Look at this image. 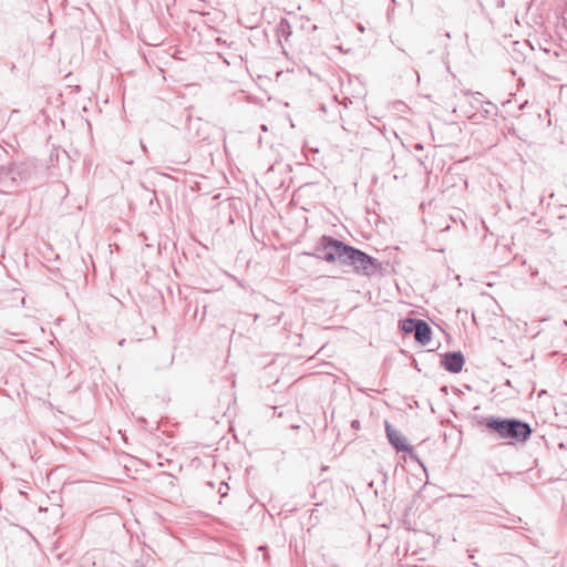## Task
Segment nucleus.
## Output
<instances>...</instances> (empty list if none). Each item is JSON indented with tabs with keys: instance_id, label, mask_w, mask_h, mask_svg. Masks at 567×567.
I'll return each instance as SVG.
<instances>
[{
	"instance_id": "nucleus-1",
	"label": "nucleus",
	"mask_w": 567,
	"mask_h": 567,
	"mask_svg": "<svg viewBox=\"0 0 567 567\" xmlns=\"http://www.w3.org/2000/svg\"><path fill=\"white\" fill-rule=\"evenodd\" d=\"M317 249L322 252L318 258L329 264L350 267L358 275L370 277L380 268L378 259L332 236L323 235Z\"/></svg>"
},
{
	"instance_id": "nucleus-2",
	"label": "nucleus",
	"mask_w": 567,
	"mask_h": 567,
	"mask_svg": "<svg viewBox=\"0 0 567 567\" xmlns=\"http://www.w3.org/2000/svg\"><path fill=\"white\" fill-rule=\"evenodd\" d=\"M486 427L501 439L526 442L533 433L527 422L514 417L491 416L485 420Z\"/></svg>"
},
{
	"instance_id": "nucleus-3",
	"label": "nucleus",
	"mask_w": 567,
	"mask_h": 567,
	"mask_svg": "<svg viewBox=\"0 0 567 567\" xmlns=\"http://www.w3.org/2000/svg\"><path fill=\"white\" fill-rule=\"evenodd\" d=\"M31 174L30 166L24 163H11L9 165H0V182L10 179L16 182L18 179H27Z\"/></svg>"
},
{
	"instance_id": "nucleus-4",
	"label": "nucleus",
	"mask_w": 567,
	"mask_h": 567,
	"mask_svg": "<svg viewBox=\"0 0 567 567\" xmlns=\"http://www.w3.org/2000/svg\"><path fill=\"white\" fill-rule=\"evenodd\" d=\"M385 433L390 444L398 452H409L412 454L413 449L406 443V439L402 435L400 431L394 429L388 421H385ZM414 457L413 455H411Z\"/></svg>"
},
{
	"instance_id": "nucleus-5",
	"label": "nucleus",
	"mask_w": 567,
	"mask_h": 567,
	"mask_svg": "<svg viewBox=\"0 0 567 567\" xmlns=\"http://www.w3.org/2000/svg\"><path fill=\"white\" fill-rule=\"evenodd\" d=\"M464 362L465 359L461 351L446 352L441 355V364L450 373L461 372Z\"/></svg>"
},
{
	"instance_id": "nucleus-6",
	"label": "nucleus",
	"mask_w": 567,
	"mask_h": 567,
	"mask_svg": "<svg viewBox=\"0 0 567 567\" xmlns=\"http://www.w3.org/2000/svg\"><path fill=\"white\" fill-rule=\"evenodd\" d=\"M414 338L422 346H426L431 341L432 329L426 321L421 320V322L417 323Z\"/></svg>"
},
{
	"instance_id": "nucleus-7",
	"label": "nucleus",
	"mask_w": 567,
	"mask_h": 567,
	"mask_svg": "<svg viewBox=\"0 0 567 567\" xmlns=\"http://www.w3.org/2000/svg\"><path fill=\"white\" fill-rule=\"evenodd\" d=\"M421 320L422 319H416V318L404 319L403 321H401V329L405 333H414L416 330L417 323H420Z\"/></svg>"
},
{
	"instance_id": "nucleus-8",
	"label": "nucleus",
	"mask_w": 567,
	"mask_h": 567,
	"mask_svg": "<svg viewBox=\"0 0 567 567\" xmlns=\"http://www.w3.org/2000/svg\"><path fill=\"white\" fill-rule=\"evenodd\" d=\"M414 147H415V150H419V151L423 150V145L420 143L415 144Z\"/></svg>"
},
{
	"instance_id": "nucleus-9",
	"label": "nucleus",
	"mask_w": 567,
	"mask_h": 567,
	"mask_svg": "<svg viewBox=\"0 0 567 567\" xmlns=\"http://www.w3.org/2000/svg\"><path fill=\"white\" fill-rule=\"evenodd\" d=\"M352 426H353V427H358V426H359V421H357V420H355V421H353V422H352Z\"/></svg>"
},
{
	"instance_id": "nucleus-10",
	"label": "nucleus",
	"mask_w": 567,
	"mask_h": 567,
	"mask_svg": "<svg viewBox=\"0 0 567 567\" xmlns=\"http://www.w3.org/2000/svg\"><path fill=\"white\" fill-rule=\"evenodd\" d=\"M140 144H141L142 150H143V151H146V147H145V145L143 144V142H141Z\"/></svg>"
}]
</instances>
